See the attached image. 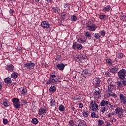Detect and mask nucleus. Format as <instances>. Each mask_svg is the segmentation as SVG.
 Segmentation results:
<instances>
[{"label": "nucleus", "mask_w": 126, "mask_h": 126, "mask_svg": "<svg viewBox=\"0 0 126 126\" xmlns=\"http://www.w3.org/2000/svg\"><path fill=\"white\" fill-rule=\"evenodd\" d=\"M26 93H27V89H26V88H23L21 92V94L23 95V96H25Z\"/></svg>", "instance_id": "obj_22"}, {"label": "nucleus", "mask_w": 126, "mask_h": 126, "mask_svg": "<svg viewBox=\"0 0 126 126\" xmlns=\"http://www.w3.org/2000/svg\"><path fill=\"white\" fill-rule=\"evenodd\" d=\"M66 65H67V64H63V63H61L60 64H57V67L60 70H63L64 67Z\"/></svg>", "instance_id": "obj_9"}, {"label": "nucleus", "mask_w": 126, "mask_h": 126, "mask_svg": "<svg viewBox=\"0 0 126 126\" xmlns=\"http://www.w3.org/2000/svg\"><path fill=\"white\" fill-rule=\"evenodd\" d=\"M109 101H106L105 100H103L101 101L100 103L101 107H105V106H107V105H109Z\"/></svg>", "instance_id": "obj_15"}, {"label": "nucleus", "mask_w": 126, "mask_h": 126, "mask_svg": "<svg viewBox=\"0 0 126 126\" xmlns=\"http://www.w3.org/2000/svg\"><path fill=\"white\" fill-rule=\"evenodd\" d=\"M14 11L13 10H11L9 11V13H10V14H13Z\"/></svg>", "instance_id": "obj_63"}, {"label": "nucleus", "mask_w": 126, "mask_h": 126, "mask_svg": "<svg viewBox=\"0 0 126 126\" xmlns=\"http://www.w3.org/2000/svg\"><path fill=\"white\" fill-rule=\"evenodd\" d=\"M14 106L15 109H19L20 108V104L19 103H14Z\"/></svg>", "instance_id": "obj_39"}, {"label": "nucleus", "mask_w": 126, "mask_h": 126, "mask_svg": "<svg viewBox=\"0 0 126 126\" xmlns=\"http://www.w3.org/2000/svg\"><path fill=\"white\" fill-rule=\"evenodd\" d=\"M78 41L79 42V43H81V44H86V40H83L82 39V38H79L78 39Z\"/></svg>", "instance_id": "obj_31"}, {"label": "nucleus", "mask_w": 126, "mask_h": 126, "mask_svg": "<svg viewBox=\"0 0 126 126\" xmlns=\"http://www.w3.org/2000/svg\"><path fill=\"white\" fill-rule=\"evenodd\" d=\"M86 25L89 31H95V30L97 29V27L95 25V24L93 23V21L92 20H89L86 23Z\"/></svg>", "instance_id": "obj_2"}, {"label": "nucleus", "mask_w": 126, "mask_h": 126, "mask_svg": "<svg viewBox=\"0 0 126 126\" xmlns=\"http://www.w3.org/2000/svg\"><path fill=\"white\" fill-rule=\"evenodd\" d=\"M122 80V84L124 86H126V79Z\"/></svg>", "instance_id": "obj_57"}, {"label": "nucleus", "mask_w": 126, "mask_h": 126, "mask_svg": "<svg viewBox=\"0 0 126 126\" xmlns=\"http://www.w3.org/2000/svg\"><path fill=\"white\" fill-rule=\"evenodd\" d=\"M64 106L63 105H60L59 107V110L60 112H63L64 111Z\"/></svg>", "instance_id": "obj_34"}, {"label": "nucleus", "mask_w": 126, "mask_h": 126, "mask_svg": "<svg viewBox=\"0 0 126 126\" xmlns=\"http://www.w3.org/2000/svg\"><path fill=\"white\" fill-rule=\"evenodd\" d=\"M99 18L101 20H103V19H104V18H106V15H100Z\"/></svg>", "instance_id": "obj_49"}, {"label": "nucleus", "mask_w": 126, "mask_h": 126, "mask_svg": "<svg viewBox=\"0 0 126 126\" xmlns=\"http://www.w3.org/2000/svg\"><path fill=\"white\" fill-rule=\"evenodd\" d=\"M6 69L8 71H11V72H14V66L12 64H9L7 65Z\"/></svg>", "instance_id": "obj_10"}, {"label": "nucleus", "mask_w": 126, "mask_h": 126, "mask_svg": "<svg viewBox=\"0 0 126 126\" xmlns=\"http://www.w3.org/2000/svg\"><path fill=\"white\" fill-rule=\"evenodd\" d=\"M11 77L12 78H17V73L14 72L11 74Z\"/></svg>", "instance_id": "obj_40"}, {"label": "nucleus", "mask_w": 126, "mask_h": 126, "mask_svg": "<svg viewBox=\"0 0 126 126\" xmlns=\"http://www.w3.org/2000/svg\"><path fill=\"white\" fill-rule=\"evenodd\" d=\"M118 76L119 79L121 80H124L126 79V70L125 69H122L118 72Z\"/></svg>", "instance_id": "obj_3"}, {"label": "nucleus", "mask_w": 126, "mask_h": 126, "mask_svg": "<svg viewBox=\"0 0 126 126\" xmlns=\"http://www.w3.org/2000/svg\"><path fill=\"white\" fill-rule=\"evenodd\" d=\"M86 36L88 37L90 39H91V34L89 33V32H86Z\"/></svg>", "instance_id": "obj_46"}, {"label": "nucleus", "mask_w": 126, "mask_h": 126, "mask_svg": "<svg viewBox=\"0 0 126 126\" xmlns=\"http://www.w3.org/2000/svg\"><path fill=\"white\" fill-rule=\"evenodd\" d=\"M98 126H102V125H103L104 121H103L102 120H98Z\"/></svg>", "instance_id": "obj_38"}, {"label": "nucleus", "mask_w": 126, "mask_h": 126, "mask_svg": "<svg viewBox=\"0 0 126 126\" xmlns=\"http://www.w3.org/2000/svg\"><path fill=\"white\" fill-rule=\"evenodd\" d=\"M123 84L122 83V82L121 81H118L117 82V86L118 88H122L123 87Z\"/></svg>", "instance_id": "obj_33"}, {"label": "nucleus", "mask_w": 126, "mask_h": 126, "mask_svg": "<svg viewBox=\"0 0 126 126\" xmlns=\"http://www.w3.org/2000/svg\"><path fill=\"white\" fill-rule=\"evenodd\" d=\"M101 112H102V114H104L105 112H106V108L105 107H102L100 109Z\"/></svg>", "instance_id": "obj_52"}, {"label": "nucleus", "mask_w": 126, "mask_h": 126, "mask_svg": "<svg viewBox=\"0 0 126 126\" xmlns=\"http://www.w3.org/2000/svg\"><path fill=\"white\" fill-rule=\"evenodd\" d=\"M79 109H82V108H83V103H80L79 104Z\"/></svg>", "instance_id": "obj_58"}, {"label": "nucleus", "mask_w": 126, "mask_h": 126, "mask_svg": "<svg viewBox=\"0 0 126 126\" xmlns=\"http://www.w3.org/2000/svg\"><path fill=\"white\" fill-rule=\"evenodd\" d=\"M3 124H4V125H7V124H8V121H7V119H3Z\"/></svg>", "instance_id": "obj_50"}, {"label": "nucleus", "mask_w": 126, "mask_h": 126, "mask_svg": "<svg viewBox=\"0 0 126 126\" xmlns=\"http://www.w3.org/2000/svg\"><path fill=\"white\" fill-rule=\"evenodd\" d=\"M71 111H73L74 112V114H76V109H75V108L74 107H72L71 108Z\"/></svg>", "instance_id": "obj_56"}, {"label": "nucleus", "mask_w": 126, "mask_h": 126, "mask_svg": "<svg viewBox=\"0 0 126 126\" xmlns=\"http://www.w3.org/2000/svg\"><path fill=\"white\" fill-rule=\"evenodd\" d=\"M61 9L59 7H53L52 8L51 11L55 13H60Z\"/></svg>", "instance_id": "obj_14"}, {"label": "nucleus", "mask_w": 126, "mask_h": 126, "mask_svg": "<svg viewBox=\"0 0 126 126\" xmlns=\"http://www.w3.org/2000/svg\"><path fill=\"white\" fill-rule=\"evenodd\" d=\"M108 95L109 97H112V96H113V93L111 94V93H109L108 94Z\"/></svg>", "instance_id": "obj_62"}, {"label": "nucleus", "mask_w": 126, "mask_h": 126, "mask_svg": "<svg viewBox=\"0 0 126 126\" xmlns=\"http://www.w3.org/2000/svg\"><path fill=\"white\" fill-rule=\"evenodd\" d=\"M69 5H70V4H69V3H65L64 4V8H68V6Z\"/></svg>", "instance_id": "obj_54"}, {"label": "nucleus", "mask_w": 126, "mask_h": 126, "mask_svg": "<svg viewBox=\"0 0 126 126\" xmlns=\"http://www.w3.org/2000/svg\"><path fill=\"white\" fill-rule=\"evenodd\" d=\"M56 90H57V88L54 86H51L49 88V92L51 93H54L56 92Z\"/></svg>", "instance_id": "obj_18"}, {"label": "nucleus", "mask_w": 126, "mask_h": 126, "mask_svg": "<svg viewBox=\"0 0 126 126\" xmlns=\"http://www.w3.org/2000/svg\"><path fill=\"white\" fill-rule=\"evenodd\" d=\"M27 101L26 100L22 99L21 100V104H22L23 105H26L27 104Z\"/></svg>", "instance_id": "obj_42"}, {"label": "nucleus", "mask_w": 126, "mask_h": 126, "mask_svg": "<svg viewBox=\"0 0 126 126\" xmlns=\"http://www.w3.org/2000/svg\"><path fill=\"white\" fill-rule=\"evenodd\" d=\"M114 115H116V112L113 111L112 112H110L107 115V118H112Z\"/></svg>", "instance_id": "obj_27"}, {"label": "nucleus", "mask_w": 126, "mask_h": 126, "mask_svg": "<svg viewBox=\"0 0 126 126\" xmlns=\"http://www.w3.org/2000/svg\"><path fill=\"white\" fill-rule=\"evenodd\" d=\"M115 114L116 115H119V114L121 113H124V109L123 108H121L120 107H117L115 109Z\"/></svg>", "instance_id": "obj_12"}, {"label": "nucleus", "mask_w": 126, "mask_h": 126, "mask_svg": "<svg viewBox=\"0 0 126 126\" xmlns=\"http://www.w3.org/2000/svg\"><path fill=\"white\" fill-rule=\"evenodd\" d=\"M12 102H13V104L18 103L20 102L19 98H17L16 97L13 98L12 99Z\"/></svg>", "instance_id": "obj_23"}, {"label": "nucleus", "mask_w": 126, "mask_h": 126, "mask_svg": "<svg viewBox=\"0 0 126 126\" xmlns=\"http://www.w3.org/2000/svg\"><path fill=\"white\" fill-rule=\"evenodd\" d=\"M118 58H119V59H123V58H124V54L122 53H119L118 55Z\"/></svg>", "instance_id": "obj_44"}, {"label": "nucleus", "mask_w": 126, "mask_h": 126, "mask_svg": "<svg viewBox=\"0 0 126 126\" xmlns=\"http://www.w3.org/2000/svg\"><path fill=\"white\" fill-rule=\"evenodd\" d=\"M25 67L27 68V69H29V70H31L32 69H34L35 67V63H32L31 62L29 63H27L24 64Z\"/></svg>", "instance_id": "obj_6"}, {"label": "nucleus", "mask_w": 126, "mask_h": 126, "mask_svg": "<svg viewBox=\"0 0 126 126\" xmlns=\"http://www.w3.org/2000/svg\"><path fill=\"white\" fill-rule=\"evenodd\" d=\"M65 15H66V14L65 13H62L61 14L62 18L63 19V20H64L65 19Z\"/></svg>", "instance_id": "obj_43"}, {"label": "nucleus", "mask_w": 126, "mask_h": 126, "mask_svg": "<svg viewBox=\"0 0 126 126\" xmlns=\"http://www.w3.org/2000/svg\"><path fill=\"white\" fill-rule=\"evenodd\" d=\"M106 62L108 63V64H112V63H113L112 60L109 59H106Z\"/></svg>", "instance_id": "obj_41"}, {"label": "nucleus", "mask_w": 126, "mask_h": 126, "mask_svg": "<svg viewBox=\"0 0 126 126\" xmlns=\"http://www.w3.org/2000/svg\"><path fill=\"white\" fill-rule=\"evenodd\" d=\"M100 37H101V36L100 35V34L95 33L94 37L95 38V39H99L100 38Z\"/></svg>", "instance_id": "obj_47"}, {"label": "nucleus", "mask_w": 126, "mask_h": 126, "mask_svg": "<svg viewBox=\"0 0 126 126\" xmlns=\"http://www.w3.org/2000/svg\"><path fill=\"white\" fill-rule=\"evenodd\" d=\"M120 18L121 20H125V18H126V16L124 15H122L121 16H120Z\"/></svg>", "instance_id": "obj_53"}, {"label": "nucleus", "mask_w": 126, "mask_h": 126, "mask_svg": "<svg viewBox=\"0 0 126 126\" xmlns=\"http://www.w3.org/2000/svg\"><path fill=\"white\" fill-rule=\"evenodd\" d=\"M117 115L120 119H123V117H124V114H123V113H120Z\"/></svg>", "instance_id": "obj_51"}, {"label": "nucleus", "mask_w": 126, "mask_h": 126, "mask_svg": "<svg viewBox=\"0 0 126 126\" xmlns=\"http://www.w3.org/2000/svg\"><path fill=\"white\" fill-rule=\"evenodd\" d=\"M83 116L84 118H87L89 116V112L87 110V107H85L83 112Z\"/></svg>", "instance_id": "obj_11"}, {"label": "nucleus", "mask_w": 126, "mask_h": 126, "mask_svg": "<svg viewBox=\"0 0 126 126\" xmlns=\"http://www.w3.org/2000/svg\"><path fill=\"white\" fill-rule=\"evenodd\" d=\"M49 101H50V104L51 107H55V106H56L55 100H53V99H51V100H49Z\"/></svg>", "instance_id": "obj_28"}, {"label": "nucleus", "mask_w": 126, "mask_h": 126, "mask_svg": "<svg viewBox=\"0 0 126 126\" xmlns=\"http://www.w3.org/2000/svg\"><path fill=\"white\" fill-rule=\"evenodd\" d=\"M90 107L91 110L92 111H94V112L98 111V104L96 103V101H94L93 100L91 101Z\"/></svg>", "instance_id": "obj_4"}, {"label": "nucleus", "mask_w": 126, "mask_h": 126, "mask_svg": "<svg viewBox=\"0 0 126 126\" xmlns=\"http://www.w3.org/2000/svg\"><path fill=\"white\" fill-rule=\"evenodd\" d=\"M3 104L4 107H7L9 106V102L6 99H4L3 100Z\"/></svg>", "instance_id": "obj_19"}, {"label": "nucleus", "mask_w": 126, "mask_h": 126, "mask_svg": "<svg viewBox=\"0 0 126 126\" xmlns=\"http://www.w3.org/2000/svg\"><path fill=\"white\" fill-rule=\"evenodd\" d=\"M4 81L5 83L7 84H9V83H11V79L9 77H7L4 79Z\"/></svg>", "instance_id": "obj_25"}, {"label": "nucleus", "mask_w": 126, "mask_h": 126, "mask_svg": "<svg viewBox=\"0 0 126 126\" xmlns=\"http://www.w3.org/2000/svg\"><path fill=\"white\" fill-rule=\"evenodd\" d=\"M110 72H112V73H117L118 71H119V68L118 67H114L111 68L110 70Z\"/></svg>", "instance_id": "obj_13"}, {"label": "nucleus", "mask_w": 126, "mask_h": 126, "mask_svg": "<svg viewBox=\"0 0 126 126\" xmlns=\"http://www.w3.org/2000/svg\"><path fill=\"white\" fill-rule=\"evenodd\" d=\"M93 83L96 86H99V84H100V79L97 78L94 79Z\"/></svg>", "instance_id": "obj_16"}, {"label": "nucleus", "mask_w": 126, "mask_h": 126, "mask_svg": "<svg viewBox=\"0 0 126 126\" xmlns=\"http://www.w3.org/2000/svg\"><path fill=\"white\" fill-rule=\"evenodd\" d=\"M80 58L81 60H82L83 61H85L86 62V61H87V56L84 55H82L81 54L80 55Z\"/></svg>", "instance_id": "obj_26"}, {"label": "nucleus", "mask_w": 126, "mask_h": 126, "mask_svg": "<svg viewBox=\"0 0 126 126\" xmlns=\"http://www.w3.org/2000/svg\"><path fill=\"white\" fill-rule=\"evenodd\" d=\"M100 34H101V36L104 37V36H105V35H106V32H105V30L101 31L100 32Z\"/></svg>", "instance_id": "obj_48"}, {"label": "nucleus", "mask_w": 126, "mask_h": 126, "mask_svg": "<svg viewBox=\"0 0 126 126\" xmlns=\"http://www.w3.org/2000/svg\"><path fill=\"white\" fill-rule=\"evenodd\" d=\"M32 124H33V125H37V124H38V123H39V121L38 120V119L37 118H34L32 119Z\"/></svg>", "instance_id": "obj_24"}, {"label": "nucleus", "mask_w": 126, "mask_h": 126, "mask_svg": "<svg viewBox=\"0 0 126 126\" xmlns=\"http://www.w3.org/2000/svg\"><path fill=\"white\" fill-rule=\"evenodd\" d=\"M91 117L92 118H93L94 119H97V118H98V115H96V113H95V112H93L91 114Z\"/></svg>", "instance_id": "obj_36"}, {"label": "nucleus", "mask_w": 126, "mask_h": 126, "mask_svg": "<svg viewBox=\"0 0 126 126\" xmlns=\"http://www.w3.org/2000/svg\"><path fill=\"white\" fill-rule=\"evenodd\" d=\"M79 59H80V55H78V56L77 57L75 58V60H76V61L77 60H79Z\"/></svg>", "instance_id": "obj_59"}, {"label": "nucleus", "mask_w": 126, "mask_h": 126, "mask_svg": "<svg viewBox=\"0 0 126 126\" xmlns=\"http://www.w3.org/2000/svg\"><path fill=\"white\" fill-rule=\"evenodd\" d=\"M112 96L114 97V98H117V94H116L113 93Z\"/></svg>", "instance_id": "obj_60"}, {"label": "nucleus", "mask_w": 126, "mask_h": 126, "mask_svg": "<svg viewBox=\"0 0 126 126\" xmlns=\"http://www.w3.org/2000/svg\"><path fill=\"white\" fill-rule=\"evenodd\" d=\"M71 21H76L77 20V17L75 16V15H73L71 17Z\"/></svg>", "instance_id": "obj_37"}, {"label": "nucleus", "mask_w": 126, "mask_h": 126, "mask_svg": "<svg viewBox=\"0 0 126 126\" xmlns=\"http://www.w3.org/2000/svg\"><path fill=\"white\" fill-rule=\"evenodd\" d=\"M113 89H114V88H113V86L108 85V89H107V92H108V93H110V92L112 93V91H113Z\"/></svg>", "instance_id": "obj_29"}, {"label": "nucleus", "mask_w": 126, "mask_h": 126, "mask_svg": "<svg viewBox=\"0 0 126 126\" xmlns=\"http://www.w3.org/2000/svg\"><path fill=\"white\" fill-rule=\"evenodd\" d=\"M2 88V83L0 82V90H1Z\"/></svg>", "instance_id": "obj_61"}, {"label": "nucleus", "mask_w": 126, "mask_h": 126, "mask_svg": "<svg viewBox=\"0 0 126 126\" xmlns=\"http://www.w3.org/2000/svg\"><path fill=\"white\" fill-rule=\"evenodd\" d=\"M76 47L79 50H82L83 46L81 44H79L78 43H77V42H75L73 43L72 48H73V49H74Z\"/></svg>", "instance_id": "obj_8"}, {"label": "nucleus", "mask_w": 126, "mask_h": 126, "mask_svg": "<svg viewBox=\"0 0 126 126\" xmlns=\"http://www.w3.org/2000/svg\"><path fill=\"white\" fill-rule=\"evenodd\" d=\"M41 27L43 28H45L46 29H49V28L51 27V25L49 24V22L43 21L41 22Z\"/></svg>", "instance_id": "obj_7"}, {"label": "nucleus", "mask_w": 126, "mask_h": 126, "mask_svg": "<svg viewBox=\"0 0 126 126\" xmlns=\"http://www.w3.org/2000/svg\"><path fill=\"white\" fill-rule=\"evenodd\" d=\"M108 105L109 106V108L112 109H116V108L117 107V106H116V105H114V104L111 103L110 102H109Z\"/></svg>", "instance_id": "obj_32"}, {"label": "nucleus", "mask_w": 126, "mask_h": 126, "mask_svg": "<svg viewBox=\"0 0 126 126\" xmlns=\"http://www.w3.org/2000/svg\"><path fill=\"white\" fill-rule=\"evenodd\" d=\"M61 58H62V55H59L56 56L55 60L56 61H60Z\"/></svg>", "instance_id": "obj_45"}, {"label": "nucleus", "mask_w": 126, "mask_h": 126, "mask_svg": "<svg viewBox=\"0 0 126 126\" xmlns=\"http://www.w3.org/2000/svg\"><path fill=\"white\" fill-rule=\"evenodd\" d=\"M105 73H106V74H107V75H109V74H110V72L107 71V72H106Z\"/></svg>", "instance_id": "obj_64"}, {"label": "nucleus", "mask_w": 126, "mask_h": 126, "mask_svg": "<svg viewBox=\"0 0 126 126\" xmlns=\"http://www.w3.org/2000/svg\"><path fill=\"white\" fill-rule=\"evenodd\" d=\"M110 10H111V6L107 5L106 6L103 8L102 11L106 12V11H109Z\"/></svg>", "instance_id": "obj_21"}, {"label": "nucleus", "mask_w": 126, "mask_h": 126, "mask_svg": "<svg viewBox=\"0 0 126 126\" xmlns=\"http://www.w3.org/2000/svg\"><path fill=\"white\" fill-rule=\"evenodd\" d=\"M120 103L123 105H126V96L124 93H121L119 94Z\"/></svg>", "instance_id": "obj_5"}, {"label": "nucleus", "mask_w": 126, "mask_h": 126, "mask_svg": "<svg viewBox=\"0 0 126 126\" xmlns=\"http://www.w3.org/2000/svg\"><path fill=\"white\" fill-rule=\"evenodd\" d=\"M59 82H61V79L57 78V75H51L50 79L47 80L46 84H58Z\"/></svg>", "instance_id": "obj_1"}, {"label": "nucleus", "mask_w": 126, "mask_h": 126, "mask_svg": "<svg viewBox=\"0 0 126 126\" xmlns=\"http://www.w3.org/2000/svg\"><path fill=\"white\" fill-rule=\"evenodd\" d=\"M74 100L75 101H78L79 100H81V97L79 95H75L74 96Z\"/></svg>", "instance_id": "obj_35"}, {"label": "nucleus", "mask_w": 126, "mask_h": 126, "mask_svg": "<svg viewBox=\"0 0 126 126\" xmlns=\"http://www.w3.org/2000/svg\"><path fill=\"white\" fill-rule=\"evenodd\" d=\"M94 92L95 96H98V97H101V91H97L96 90H94Z\"/></svg>", "instance_id": "obj_20"}, {"label": "nucleus", "mask_w": 126, "mask_h": 126, "mask_svg": "<svg viewBox=\"0 0 126 126\" xmlns=\"http://www.w3.org/2000/svg\"><path fill=\"white\" fill-rule=\"evenodd\" d=\"M45 113H47V110L45 109H44V108H41L39 110V111L38 112V115H39L40 116H41V115H44V114H45Z\"/></svg>", "instance_id": "obj_17"}, {"label": "nucleus", "mask_w": 126, "mask_h": 126, "mask_svg": "<svg viewBox=\"0 0 126 126\" xmlns=\"http://www.w3.org/2000/svg\"><path fill=\"white\" fill-rule=\"evenodd\" d=\"M83 74H84V77H86V75L89 73V72L88 71V69H86L84 70L82 72Z\"/></svg>", "instance_id": "obj_30"}, {"label": "nucleus", "mask_w": 126, "mask_h": 126, "mask_svg": "<svg viewBox=\"0 0 126 126\" xmlns=\"http://www.w3.org/2000/svg\"><path fill=\"white\" fill-rule=\"evenodd\" d=\"M69 125H70L71 126H73V125H74V122H73V120H70L69 122Z\"/></svg>", "instance_id": "obj_55"}]
</instances>
